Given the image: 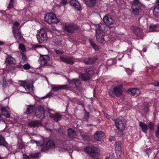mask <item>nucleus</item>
I'll return each instance as SVG.
<instances>
[{"label": "nucleus", "instance_id": "f257e3e1", "mask_svg": "<svg viewBox=\"0 0 159 159\" xmlns=\"http://www.w3.org/2000/svg\"><path fill=\"white\" fill-rule=\"evenodd\" d=\"M84 70L85 73H80L79 77L82 80L86 81L90 79V76L94 74V71L91 67L84 69Z\"/></svg>", "mask_w": 159, "mask_h": 159}, {"label": "nucleus", "instance_id": "f03ea898", "mask_svg": "<svg viewBox=\"0 0 159 159\" xmlns=\"http://www.w3.org/2000/svg\"><path fill=\"white\" fill-rule=\"evenodd\" d=\"M143 8V5L140 2H134L132 6L133 13L136 15H141L142 13Z\"/></svg>", "mask_w": 159, "mask_h": 159}, {"label": "nucleus", "instance_id": "7ed1b4c3", "mask_svg": "<svg viewBox=\"0 0 159 159\" xmlns=\"http://www.w3.org/2000/svg\"><path fill=\"white\" fill-rule=\"evenodd\" d=\"M122 88L123 85L122 84L115 87L113 89H111L109 90L108 93L110 95L112 96L115 95L117 97H119L122 93Z\"/></svg>", "mask_w": 159, "mask_h": 159}, {"label": "nucleus", "instance_id": "20e7f679", "mask_svg": "<svg viewBox=\"0 0 159 159\" xmlns=\"http://www.w3.org/2000/svg\"><path fill=\"white\" fill-rule=\"evenodd\" d=\"M84 151L86 153L90 154L95 159H99L98 158L99 149L94 146L87 147L84 149Z\"/></svg>", "mask_w": 159, "mask_h": 159}, {"label": "nucleus", "instance_id": "39448f33", "mask_svg": "<svg viewBox=\"0 0 159 159\" xmlns=\"http://www.w3.org/2000/svg\"><path fill=\"white\" fill-rule=\"evenodd\" d=\"M44 20L46 22L49 24H57L59 22L58 19L52 13L47 14L44 17Z\"/></svg>", "mask_w": 159, "mask_h": 159}, {"label": "nucleus", "instance_id": "423d86ee", "mask_svg": "<svg viewBox=\"0 0 159 159\" xmlns=\"http://www.w3.org/2000/svg\"><path fill=\"white\" fill-rule=\"evenodd\" d=\"M37 38L39 43H42L47 40V33L43 29H41L40 32L36 35Z\"/></svg>", "mask_w": 159, "mask_h": 159}, {"label": "nucleus", "instance_id": "0eeeda50", "mask_svg": "<svg viewBox=\"0 0 159 159\" xmlns=\"http://www.w3.org/2000/svg\"><path fill=\"white\" fill-rule=\"evenodd\" d=\"M64 29L65 30L69 33H73L75 31L79 29L77 25L73 24L66 23L65 24Z\"/></svg>", "mask_w": 159, "mask_h": 159}, {"label": "nucleus", "instance_id": "6e6552de", "mask_svg": "<svg viewBox=\"0 0 159 159\" xmlns=\"http://www.w3.org/2000/svg\"><path fill=\"white\" fill-rule=\"evenodd\" d=\"M18 82L19 84L25 89L27 93H30L31 91H32L33 90L32 88L31 87V85L30 84L28 80H19Z\"/></svg>", "mask_w": 159, "mask_h": 159}, {"label": "nucleus", "instance_id": "1a4fd4ad", "mask_svg": "<svg viewBox=\"0 0 159 159\" xmlns=\"http://www.w3.org/2000/svg\"><path fill=\"white\" fill-rule=\"evenodd\" d=\"M47 111L49 114V116L50 118L55 121L58 122L61 120L62 118L61 115L58 113H52L53 112L52 110L48 109Z\"/></svg>", "mask_w": 159, "mask_h": 159}, {"label": "nucleus", "instance_id": "9d476101", "mask_svg": "<svg viewBox=\"0 0 159 159\" xmlns=\"http://www.w3.org/2000/svg\"><path fill=\"white\" fill-rule=\"evenodd\" d=\"M49 59L50 58L48 55H40L39 61L40 65L43 66H47L48 62Z\"/></svg>", "mask_w": 159, "mask_h": 159}, {"label": "nucleus", "instance_id": "9b49d317", "mask_svg": "<svg viewBox=\"0 0 159 159\" xmlns=\"http://www.w3.org/2000/svg\"><path fill=\"white\" fill-rule=\"evenodd\" d=\"M131 29L133 30V32L136 36L139 38L138 39H143V34L142 29L139 28L134 26H131Z\"/></svg>", "mask_w": 159, "mask_h": 159}, {"label": "nucleus", "instance_id": "f8f14e48", "mask_svg": "<svg viewBox=\"0 0 159 159\" xmlns=\"http://www.w3.org/2000/svg\"><path fill=\"white\" fill-rule=\"evenodd\" d=\"M12 32L14 37L17 41L18 42L22 38H23V36L21 34L20 30V29L14 27H12Z\"/></svg>", "mask_w": 159, "mask_h": 159}, {"label": "nucleus", "instance_id": "ddd939ff", "mask_svg": "<svg viewBox=\"0 0 159 159\" xmlns=\"http://www.w3.org/2000/svg\"><path fill=\"white\" fill-rule=\"evenodd\" d=\"M55 144L54 142L51 140H48L45 144V146L43 148V150L44 152L50 150H52L55 149Z\"/></svg>", "mask_w": 159, "mask_h": 159}, {"label": "nucleus", "instance_id": "4468645a", "mask_svg": "<svg viewBox=\"0 0 159 159\" xmlns=\"http://www.w3.org/2000/svg\"><path fill=\"white\" fill-rule=\"evenodd\" d=\"M44 112L43 107L41 106H39L36 109L35 115L38 118H43L44 117Z\"/></svg>", "mask_w": 159, "mask_h": 159}, {"label": "nucleus", "instance_id": "2eb2a0df", "mask_svg": "<svg viewBox=\"0 0 159 159\" xmlns=\"http://www.w3.org/2000/svg\"><path fill=\"white\" fill-rule=\"evenodd\" d=\"M93 136L95 139L99 141H101L105 137V134L102 131H98L95 133Z\"/></svg>", "mask_w": 159, "mask_h": 159}, {"label": "nucleus", "instance_id": "dca6fc26", "mask_svg": "<svg viewBox=\"0 0 159 159\" xmlns=\"http://www.w3.org/2000/svg\"><path fill=\"white\" fill-rule=\"evenodd\" d=\"M69 87L75 88L79 86L81 84L80 80L78 79H73L69 81Z\"/></svg>", "mask_w": 159, "mask_h": 159}, {"label": "nucleus", "instance_id": "f3484780", "mask_svg": "<svg viewBox=\"0 0 159 159\" xmlns=\"http://www.w3.org/2000/svg\"><path fill=\"white\" fill-rule=\"evenodd\" d=\"M5 62L6 65L8 66L14 65L16 64L15 59L10 55H8L6 57Z\"/></svg>", "mask_w": 159, "mask_h": 159}, {"label": "nucleus", "instance_id": "a211bd4d", "mask_svg": "<svg viewBox=\"0 0 159 159\" xmlns=\"http://www.w3.org/2000/svg\"><path fill=\"white\" fill-rule=\"evenodd\" d=\"M115 124L117 129L120 131H122L125 128V125L124 123L119 120H116L115 121Z\"/></svg>", "mask_w": 159, "mask_h": 159}, {"label": "nucleus", "instance_id": "6ab92c4d", "mask_svg": "<svg viewBox=\"0 0 159 159\" xmlns=\"http://www.w3.org/2000/svg\"><path fill=\"white\" fill-rule=\"evenodd\" d=\"M98 57L97 56H95L92 57H87L84 59V62L87 65H92L97 60Z\"/></svg>", "mask_w": 159, "mask_h": 159}, {"label": "nucleus", "instance_id": "aec40b11", "mask_svg": "<svg viewBox=\"0 0 159 159\" xmlns=\"http://www.w3.org/2000/svg\"><path fill=\"white\" fill-rule=\"evenodd\" d=\"M70 5L73 7L74 8L76 11H79L80 8V5L79 2L76 0H71L69 2Z\"/></svg>", "mask_w": 159, "mask_h": 159}, {"label": "nucleus", "instance_id": "412c9836", "mask_svg": "<svg viewBox=\"0 0 159 159\" xmlns=\"http://www.w3.org/2000/svg\"><path fill=\"white\" fill-rule=\"evenodd\" d=\"M68 88V86L67 85H53L52 87V89L53 91L56 92L59 90L65 89Z\"/></svg>", "mask_w": 159, "mask_h": 159}, {"label": "nucleus", "instance_id": "4be33fe9", "mask_svg": "<svg viewBox=\"0 0 159 159\" xmlns=\"http://www.w3.org/2000/svg\"><path fill=\"white\" fill-rule=\"evenodd\" d=\"M60 60L63 62L72 65L74 63V60L71 57H64L62 56L60 57Z\"/></svg>", "mask_w": 159, "mask_h": 159}, {"label": "nucleus", "instance_id": "5701e85b", "mask_svg": "<svg viewBox=\"0 0 159 159\" xmlns=\"http://www.w3.org/2000/svg\"><path fill=\"white\" fill-rule=\"evenodd\" d=\"M103 20L104 23L108 25H112L114 22L112 19L107 16L104 17Z\"/></svg>", "mask_w": 159, "mask_h": 159}, {"label": "nucleus", "instance_id": "b1692460", "mask_svg": "<svg viewBox=\"0 0 159 159\" xmlns=\"http://www.w3.org/2000/svg\"><path fill=\"white\" fill-rule=\"evenodd\" d=\"M96 36L97 41L99 43H102L104 41V36L102 33H96Z\"/></svg>", "mask_w": 159, "mask_h": 159}, {"label": "nucleus", "instance_id": "393cba45", "mask_svg": "<svg viewBox=\"0 0 159 159\" xmlns=\"http://www.w3.org/2000/svg\"><path fill=\"white\" fill-rule=\"evenodd\" d=\"M129 93H130L133 96H138L140 93V90L137 89H132L128 90Z\"/></svg>", "mask_w": 159, "mask_h": 159}, {"label": "nucleus", "instance_id": "a878e982", "mask_svg": "<svg viewBox=\"0 0 159 159\" xmlns=\"http://www.w3.org/2000/svg\"><path fill=\"white\" fill-rule=\"evenodd\" d=\"M8 107H2L1 109L2 115L7 118H9L10 116L9 111L8 110Z\"/></svg>", "mask_w": 159, "mask_h": 159}, {"label": "nucleus", "instance_id": "bb28decb", "mask_svg": "<svg viewBox=\"0 0 159 159\" xmlns=\"http://www.w3.org/2000/svg\"><path fill=\"white\" fill-rule=\"evenodd\" d=\"M105 30V26L103 24H100L98 25L96 29V33H100L103 32Z\"/></svg>", "mask_w": 159, "mask_h": 159}, {"label": "nucleus", "instance_id": "cd10ccee", "mask_svg": "<svg viewBox=\"0 0 159 159\" xmlns=\"http://www.w3.org/2000/svg\"><path fill=\"white\" fill-rule=\"evenodd\" d=\"M68 135L69 137L73 138L76 136V132L71 129H68Z\"/></svg>", "mask_w": 159, "mask_h": 159}, {"label": "nucleus", "instance_id": "c85d7f7f", "mask_svg": "<svg viewBox=\"0 0 159 159\" xmlns=\"http://www.w3.org/2000/svg\"><path fill=\"white\" fill-rule=\"evenodd\" d=\"M29 125L33 127H38L41 125V123L38 121L33 120L29 123Z\"/></svg>", "mask_w": 159, "mask_h": 159}, {"label": "nucleus", "instance_id": "c756f323", "mask_svg": "<svg viewBox=\"0 0 159 159\" xmlns=\"http://www.w3.org/2000/svg\"><path fill=\"white\" fill-rule=\"evenodd\" d=\"M0 145H2L6 147L8 146V144L5 141L3 136L0 135Z\"/></svg>", "mask_w": 159, "mask_h": 159}, {"label": "nucleus", "instance_id": "7c9ffc66", "mask_svg": "<svg viewBox=\"0 0 159 159\" xmlns=\"http://www.w3.org/2000/svg\"><path fill=\"white\" fill-rule=\"evenodd\" d=\"M96 0H84L86 5L88 7H92L95 4Z\"/></svg>", "mask_w": 159, "mask_h": 159}, {"label": "nucleus", "instance_id": "2f4dec72", "mask_svg": "<svg viewBox=\"0 0 159 159\" xmlns=\"http://www.w3.org/2000/svg\"><path fill=\"white\" fill-rule=\"evenodd\" d=\"M16 4V0H10L7 7L8 8H12Z\"/></svg>", "mask_w": 159, "mask_h": 159}, {"label": "nucleus", "instance_id": "473e14b6", "mask_svg": "<svg viewBox=\"0 0 159 159\" xmlns=\"http://www.w3.org/2000/svg\"><path fill=\"white\" fill-rule=\"evenodd\" d=\"M89 41L90 44L96 51H98L99 50L100 48L98 46L96 45L92 39H89Z\"/></svg>", "mask_w": 159, "mask_h": 159}, {"label": "nucleus", "instance_id": "72a5a7b5", "mask_svg": "<svg viewBox=\"0 0 159 159\" xmlns=\"http://www.w3.org/2000/svg\"><path fill=\"white\" fill-rule=\"evenodd\" d=\"M34 110V106H28L25 113L27 114H30L33 112Z\"/></svg>", "mask_w": 159, "mask_h": 159}, {"label": "nucleus", "instance_id": "f704fd0d", "mask_svg": "<svg viewBox=\"0 0 159 159\" xmlns=\"http://www.w3.org/2000/svg\"><path fill=\"white\" fill-rule=\"evenodd\" d=\"M153 13L156 16L159 15V5H157L154 8Z\"/></svg>", "mask_w": 159, "mask_h": 159}, {"label": "nucleus", "instance_id": "c9c22d12", "mask_svg": "<svg viewBox=\"0 0 159 159\" xmlns=\"http://www.w3.org/2000/svg\"><path fill=\"white\" fill-rule=\"evenodd\" d=\"M139 125L142 128L143 131H145L147 130L148 127L145 123L142 122H140L139 123Z\"/></svg>", "mask_w": 159, "mask_h": 159}, {"label": "nucleus", "instance_id": "e433bc0d", "mask_svg": "<svg viewBox=\"0 0 159 159\" xmlns=\"http://www.w3.org/2000/svg\"><path fill=\"white\" fill-rule=\"evenodd\" d=\"M121 143L120 141L116 142L115 144V149L118 151H120L121 150Z\"/></svg>", "mask_w": 159, "mask_h": 159}, {"label": "nucleus", "instance_id": "4c0bfd02", "mask_svg": "<svg viewBox=\"0 0 159 159\" xmlns=\"http://www.w3.org/2000/svg\"><path fill=\"white\" fill-rule=\"evenodd\" d=\"M157 28V25L153 24H151L149 27V32H154L157 31L156 28Z\"/></svg>", "mask_w": 159, "mask_h": 159}, {"label": "nucleus", "instance_id": "58836bf2", "mask_svg": "<svg viewBox=\"0 0 159 159\" xmlns=\"http://www.w3.org/2000/svg\"><path fill=\"white\" fill-rule=\"evenodd\" d=\"M36 143L38 146L39 147V148L41 150V151L42 152H44L43 149L45 146V144H42L39 141H37Z\"/></svg>", "mask_w": 159, "mask_h": 159}, {"label": "nucleus", "instance_id": "ea45409f", "mask_svg": "<svg viewBox=\"0 0 159 159\" xmlns=\"http://www.w3.org/2000/svg\"><path fill=\"white\" fill-rule=\"evenodd\" d=\"M2 81L3 84L2 85V87L4 88H5L7 86V83L5 77H3L2 78Z\"/></svg>", "mask_w": 159, "mask_h": 159}, {"label": "nucleus", "instance_id": "a19ab883", "mask_svg": "<svg viewBox=\"0 0 159 159\" xmlns=\"http://www.w3.org/2000/svg\"><path fill=\"white\" fill-rule=\"evenodd\" d=\"M19 48L23 52H25L26 50L24 46L22 43L19 45Z\"/></svg>", "mask_w": 159, "mask_h": 159}, {"label": "nucleus", "instance_id": "79ce46f5", "mask_svg": "<svg viewBox=\"0 0 159 159\" xmlns=\"http://www.w3.org/2000/svg\"><path fill=\"white\" fill-rule=\"evenodd\" d=\"M39 154L38 152L33 153L31 154L30 156L32 158H36L38 157Z\"/></svg>", "mask_w": 159, "mask_h": 159}, {"label": "nucleus", "instance_id": "37998d69", "mask_svg": "<svg viewBox=\"0 0 159 159\" xmlns=\"http://www.w3.org/2000/svg\"><path fill=\"white\" fill-rule=\"evenodd\" d=\"M150 130H153L154 129V124L152 122H149L148 126Z\"/></svg>", "mask_w": 159, "mask_h": 159}, {"label": "nucleus", "instance_id": "c03bdc74", "mask_svg": "<svg viewBox=\"0 0 159 159\" xmlns=\"http://www.w3.org/2000/svg\"><path fill=\"white\" fill-rule=\"evenodd\" d=\"M30 68V66L28 64H25L23 66V68L25 70H28Z\"/></svg>", "mask_w": 159, "mask_h": 159}, {"label": "nucleus", "instance_id": "a18cd8bd", "mask_svg": "<svg viewBox=\"0 0 159 159\" xmlns=\"http://www.w3.org/2000/svg\"><path fill=\"white\" fill-rule=\"evenodd\" d=\"M54 51L57 54L59 55L63 54L64 53L62 50H56Z\"/></svg>", "mask_w": 159, "mask_h": 159}, {"label": "nucleus", "instance_id": "49530a36", "mask_svg": "<svg viewBox=\"0 0 159 159\" xmlns=\"http://www.w3.org/2000/svg\"><path fill=\"white\" fill-rule=\"evenodd\" d=\"M67 3V0H62L60 2V4L61 6H62L66 4Z\"/></svg>", "mask_w": 159, "mask_h": 159}, {"label": "nucleus", "instance_id": "de8ad7c7", "mask_svg": "<svg viewBox=\"0 0 159 159\" xmlns=\"http://www.w3.org/2000/svg\"><path fill=\"white\" fill-rule=\"evenodd\" d=\"M155 134L157 137L159 138V125L158 126L156 132Z\"/></svg>", "mask_w": 159, "mask_h": 159}, {"label": "nucleus", "instance_id": "09e8293b", "mask_svg": "<svg viewBox=\"0 0 159 159\" xmlns=\"http://www.w3.org/2000/svg\"><path fill=\"white\" fill-rule=\"evenodd\" d=\"M22 59L24 60H25L26 59V56L23 53L22 54Z\"/></svg>", "mask_w": 159, "mask_h": 159}, {"label": "nucleus", "instance_id": "8fccbe9b", "mask_svg": "<svg viewBox=\"0 0 159 159\" xmlns=\"http://www.w3.org/2000/svg\"><path fill=\"white\" fill-rule=\"evenodd\" d=\"M144 110L145 112L148 111V106H147L145 107L144 109Z\"/></svg>", "mask_w": 159, "mask_h": 159}, {"label": "nucleus", "instance_id": "3c124183", "mask_svg": "<svg viewBox=\"0 0 159 159\" xmlns=\"http://www.w3.org/2000/svg\"><path fill=\"white\" fill-rule=\"evenodd\" d=\"M37 141H36L35 140L32 139L30 141V143H32L33 144V143H36Z\"/></svg>", "mask_w": 159, "mask_h": 159}, {"label": "nucleus", "instance_id": "603ef678", "mask_svg": "<svg viewBox=\"0 0 159 159\" xmlns=\"http://www.w3.org/2000/svg\"><path fill=\"white\" fill-rule=\"evenodd\" d=\"M20 24L17 22H16L14 23V25L15 26H18Z\"/></svg>", "mask_w": 159, "mask_h": 159}, {"label": "nucleus", "instance_id": "864d4df0", "mask_svg": "<svg viewBox=\"0 0 159 159\" xmlns=\"http://www.w3.org/2000/svg\"><path fill=\"white\" fill-rule=\"evenodd\" d=\"M51 95L49 93V94H47L45 96L43 97V98H47V97H49V96H50Z\"/></svg>", "mask_w": 159, "mask_h": 159}, {"label": "nucleus", "instance_id": "5fc2aeb1", "mask_svg": "<svg viewBox=\"0 0 159 159\" xmlns=\"http://www.w3.org/2000/svg\"><path fill=\"white\" fill-rule=\"evenodd\" d=\"M23 159H30V158L27 156H24Z\"/></svg>", "mask_w": 159, "mask_h": 159}, {"label": "nucleus", "instance_id": "6e6d98bb", "mask_svg": "<svg viewBox=\"0 0 159 159\" xmlns=\"http://www.w3.org/2000/svg\"><path fill=\"white\" fill-rule=\"evenodd\" d=\"M154 86L159 87V81L158 82H157V83H155Z\"/></svg>", "mask_w": 159, "mask_h": 159}, {"label": "nucleus", "instance_id": "4d7b16f0", "mask_svg": "<svg viewBox=\"0 0 159 159\" xmlns=\"http://www.w3.org/2000/svg\"><path fill=\"white\" fill-rule=\"evenodd\" d=\"M156 2L157 5H159V0H156Z\"/></svg>", "mask_w": 159, "mask_h": 159}, {"label": "nucleus", "instance_id": "13d9d810", "mask_svg": "<svg viewBox=\"0 0 159 159\" xmlns=\"http://www.w3.org/2000/svg\"><path fill=\"white\" fill-rule=\"evenodd\" d=\"M139 2V0H134V2Z\"/></svg>", "mask_w": 159, "mask_h": 159}, {"label": "nucleus", "instance_id": "bf43d9fd", "mask_svg": "<svg viewBox=\"0 0 159 159\" xmlns=\"http://www.w3.org/2000/svg\"><path fill=\"white\" fill-rule=\"evenodd\" d=\"M105 116L107 118H108V119L109 118V116L108 115H106V114L105 115Z\"/></svg>", "mask_w": 159, "mask_h": 159}, {"label": "nucleus", "instance_id": "052dcab7", "mask_svg": "<svg viewBox=\"0 0 159 159\" xmlns=\"http://www.w3.org/2000/svg\"><path fill=\"white\" fill-rule=\"evenodd\" d=\"M147 50V49L146 48H145L143 49V51L144 52H146Z\"/></svg>", "mask_w": 159, "mask_h": 159}, {"label": "nucleus", "instance_id": "680f3d73", "mask_svg": "<svg viewBox=\"0 0 159 159\" xmlns=\"http://www.w3.org/2000/svg\"><path fill=\"white\" fill-rule=\"evenodd\" d=\"M3 44V42H0V45H2Z\"/></svg>", "mask_w": 159, "mask_h": 159}, {"label": "nucleus", "instance_id": "e2e57ef3", "mask_svg": "<svg viewBox=\"0 0 159 159\" xmlns=\"http://www.w3.org/2000/svg\"><path fill=\"white\" fill-rule=\"evenodd\" d=\"M10 83H12V81L11 80H10L9 81Z\"/></svg>", "mask_w": 159, "mask_h": 159}, {"label": "nucleus", "instance_id": "0e129e2a", "mask_svg": "<svg viewBox=\"0 0 159 159\" xmlns=\"http://www.w3.org/2000/svg\"><path fill=\"white\" fill-rule=\"evenodd\" d=\"M92 125H91V124H89V125H88V126H91Z\"/></svg>", "mask_w": 159, "mask_h": 159}, {"label": "nucleus", "instance_id": "69168bd1", "mask_svg": "<svg viewBox=\"0 0 159 159\" xmlns=\"http://www.w3.org/2000/svg\"><path fill=\"white\" fill-rule=\"evenodd\" d=\"M67 150V149L66 148L64 149V151H65V150Z\"/></svg>", "mask_w": 159, "mask_h": 159}, {"label": "nucleus", "instance_id": "338daca9", "mask_svg": "<svg viewBox=\"0 0 159 159\" xmlns=\"http://www.w3.org/2000/svg\"><path fill=\"white\" fill-rule=\"evenodd\" d=\"M0 159H2L1 158V157H0Z\"/></svg>", "mask_w": 159, "mask_h": 159}, {"label": "nucleus", "instance_id": "774afa93", "mask_svg": "<svg viewBox=\"0 0 159 159\" xmlns=\"http://www.w3.org/2000/svg\"><path fill=\"white\" fill-rule=\"evenodd\" d=\"M106 159H107V158H106Z\"/></svg>", "mask_w": 159, "mask_h": 159}]
</instances>
